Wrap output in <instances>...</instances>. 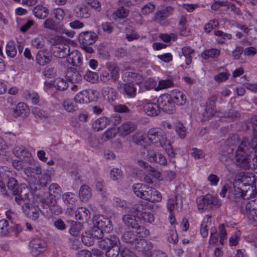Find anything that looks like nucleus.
<instances>
[{
  "mask_svg": "<svg viewBox=\"0 0 257 257\" xmlns=\"http://www.w3.org/2000/svg\"><path fill=\"white\" fill-rule=\"evenodd\" d=\"M84 78L86 81L94 83L98 79V75L96 72L88 71L84 76Z\"/></svg>",
  "mask_w": 257,
  "mask_h": 257,
  "instance_id": "052dcab7",
  "label": "nucleus"
},
{
  "mask_svg": "<svg viewBox=\"0 0 257 257\" xmlns=\"http://www.w3.org/2000/svg\"><path fill=\"white\" fill-rule=\"evenodd\" d=\"M145 210H147V207L146 205L141 203H137L133 205L132 212L137 215L140 216Z\"/></svg>",
  "mask_w": 257,
  "mask_h": 257,
  "instance_id": "bf43d9fd",
  "label": "nucleus"
},
{
  "mask_svg": "<svg viewBox=\"0 0 257 257\" xmlns=\"http://www.w3.org/2000/svg\"><path fill=\"white\" fill-rule=\"evenodd\" d=\"M93 224L106 232L108 233L113 229L110 220L103 215H95L93 219Z\"/></svg>",
  "mask_w": 257,
  "mask_h": 257,
  "instance_id": "9d476101",
  "label": "nucleus"
},
{
  "mask_svg": "<svg viewBox=\"0 0 257 257\" xmlns=\"http://www.w3.org/2000/svg\"><path fill=\"white\" fill-rule=\"evenodd\" d=\"M89 92L84 90L79 92L74 98L75 102L80 104L87 103L89 102Z\"/></svg>",
  "mask_w": 257,
  "mask_h": 257,
  "instance_id": "ea45409f",
  "label": "nucleus"
},
{
  "mask_svg": "<svg viewBox=\"0 0 257 257\" xmlns=\"http://www.w3.org/2000/svg\"><path fill=\"white\" fill-rule=\"evenodd\" d=\"M64 203L67 205V211L70 213L76 207V198L74 194L71 192L65 193L62 195Z\"/></svg>",
  "mask_w": 257,
  "mask_h": 257,
  "instance_id": "412c9836",
  "label": "nucleus"
},
{
  "mask_svg": "<svg viewBox=\"0 0 257 257\" xmlns=\"http://www.w3.org/2000/svg\"><path fill=\"white\" fill-rule=\"evenodd\" d=\"M183 56L185 57V63L189 65L192 62V55L194 53V50L189 47H185L182 49Z\"/></svg>",
  "mask_w": 257,
  "mask_h": 257,
  "instance_id": "de8ad7c7",
  "label": "nucleus"
},
{
  "mask_svg": "<svg viewBox=\"0 0 257 257\" xmlns=\"http://www.w3.org/2000/svg\"><path fill=\"white\" fill-rule=\"evenodd\" d=\"M133 142L137 145H140L142 147L146 146L145 145V139L141 133H136L132 136Z\"/></svg>",
  "mask_w": 257,
  "mask_h": 257,
  "instance_id": "5fc2aeb1",
  "label": "nucleus"
},
{
  "mask_svg": "<svg viewBox=\"0 0 257 257\" xmlns=\"http://www.w3.org/2000/svg\"><path fill=\"white\" fill-rule=\"evenodd\" d=\"M141 237L134 248L139 251H142L146 257H152L151 251L153 248V244L151 242L147 241Z\"/></svg>",
  "mask_w": 257,
  "mask_h": 257,
  "instance_id": "2eb2a0df",
  "label": "nucleus"
},
{
  "mask_svg": "<svg viewBox=\"0 0 257 257\" xmlns=\"http://www.w3.org/2000/svg\"><path fill=\"white\" fill-rule=\"evenodd\" d=\"M97 38L95 33L86 31L80 34L79 41L82 45H91L94 43Z\"/></svg>",
  "mask_w": 257,
  "mask_h": 257,
  "instance_id": "f3484780",
  "label": "nucleus"
},
{
  "mask_svg": "<svg viewBox=\"0 0 257 257\" xmlns=\"http://www.w3.org/2000/svg\"><path fill=\"white\" fill-rule=\"evenodd\" d=\"M136 127L135 123L127 121L122 123L118 127L117 133L119 136L124 137L133 132Z\"/></svg>",
  "mask_w": 257,
  "mask_h": 257,
  "instance_id": "b1692460",
  "label": "nucleus"
},
{
  "mask_svg": "<svg viewBox=\"0 0 257 257\" xmlns=\"http://www.w3.org/2000/svg\"><path fill=\"white\" fill-rule=\"evenodd\" d=\"M9 221L3 219L0 220V236H8L11 230Z\"/></svg>",
  "mask_w": 257,
  "mask_h": 257,
  "instance_id": "a19ab883",
  "label": "nucleus"
},
{
  "mask_svg": "<svg viewBox=\"0 0 257 257\" xmlns=\"http://www.w3.org/2000/svg\"><path fill=\"white\" fill-rule=\"evenodd\" d=\"M197 204L198 209L202 211L213 207H219L221 202L217 197L207 194L203 197H198L197 199Z\"/></svg>",
  "mask_w": 257,
  "mask_h": 257,
  "instance_id": "20e7f679",
  "label": "nucleus"
},
{
  "mask_svg": "<svg viewBox=\"0 0 257 257\" xmlns=\"http://www.w3.org/2000/svg\"><path fill=\"white\" fill-rule=\"evenodd\" d=\"M211 225L210 216L206 215L203 219L201 225L200 233L203 237H206L208 236V227Z\"/></svg>",
  "mask_w": 257,
  "mask_h": 257,
  "instance_id": "79ce46f5",
  "label": "nucleus"
},
{
  "mask_svg": "<svg viewBox=\"0 0 257 257\" xmlns=\"http://www.w3.org/2000/svg\"><path fill=\"white\" fill-rule=\"evenodd\" d=\"M7 186L8 189L12 191L14 195L18 196L22 194V185H20L15 178L9 177Z\"/></svg>",
  "mask_w": 257,
  "mask_h": 257,
  "instance_id": "5701e85b",
  "label": "nucleus"
},
{
  "mask_svg": "<svg viewBox=\"0 0 257 257\" xmlns=\"http://www.w3.org/2000/svg\"><path fill=\"white\" fill-rule=\"evenodd\" d=\"M81 224L76 221H72L71 222L70 233L73 236H78L80 235V230Z\"/></svg>",
  "mask_w": 257,
  "mask_h": 257,
  "instance_id": "6e6d98bb",
  "label": "nucleus"
},
{
  "mask_svg": "<svg viewBox=\"0 0 257 257\" xmlns=\"http://www.w3.org/2000/svg\"><path fill=\"white\" fill-rule=\"evenodd\" d=\"M73 12L74 16L78 19H87L90 16V10L85 4L76 5Z\"/></svg>",
  "mask_w": 257,
  "mask_h": 257,
  "instance_id": "a211bd4d",
  "label": "nucleus"
},
{
  "mask_svg": "<svg viewBox=\"0 0 257 257\" xmlns=\"http://www.w3.org/2000/svg\"><path fill=\"white\" fill-rule=\"evenodd\" d=\"M70 51V47L65 44H55L52 46L51 51L54 57L59 58H64L68 55Z\"/></svg>",
  "mask_w": 257,
  "mask_h": 257,
  "instance_id": "4468645a",
  "label": "nucleus"
},
{
  "mask_svg": "<svg viewBox=\"0 0 257 257\" xmlns=\"http://www.w3.org/2000/svg\"><path fill=\"white\" fill-rule=\"evenodd\" d=\"M43 206L44 208L49 209L51 214L59 215L63 212V208L57 204L54 195H50L49 197L46 199L45 203Z\"/></svg>",
  "mask_w": 257,
  "mask_h": 257,
  "instance_id": "9b49d317",
  "label": "nucleus"
},
{
  "mask_svg": "<svg viewBox=\"0 0 257 257\" xmlns=\"http://www.w3.org/2000/svg\"><path fill=\"white\" fill-rule=\"evenodd\" d=\"M111 178L114 181H120L122 179V171L118 168H113L110 172Z\"/></svg>",
  "mask_w": 257,
  "mask_h": 257,
  "instance_id": "13d9d810",
  "label": "nucleus"
},
{
  "mask_svg": "<svg viewBox=\"0 0 257 257\" xmlns=\"http://www.w3.org/2000/svg\"><path fill=\"white\" fill-rule=\"evenodd\" d=\"M157 152L153 149L150 148L149 146H144L141 147L140 155L144 159L150 162L153 163Z\"/></svg>",
  "mask_w": 257,
  "mask_h": 257,
  "instance_id": "4be33fe9",
  "label": "nucleus"
},
{
  "mask_svg": "<svg viewBox=\"0 0 257 257\" xmlns=\"http://www.w3.org/2000/svg\"><path fill=\"white\" fill-rule=\"evenodd\" d=\"M53 86L58 90L64 91L68 88V84L64 79L57 78L53 82Z\"/></svg>",
  "mask_w": 257,
  "mask_h": 257,
  "instance_id": "a18cd8bd",
  "label": "nucleus"
},
{
  "mask_svg": "<svg viewBox=\"0 0 257 257\" xmlns=\"http://www.w3.org/2000/svg\"><path fill=\"white\" fill-rule=\"evenodd\" d=\"M67 81L72 84H78L82 80V76L79 72L74 68L70 67L65 72Z\"/></svg>",
  "mask_w": 257,
  "mask_h": 257,
  "instance_id": "aec40b11",
  "label": "nucleus"
},
{
  "mask_svg": "<svg viewBox=\"0 0 257 257\" xmlns=\"http://www.w3.org/2000/svg\"><path fill=\"white\" fill-rule=\"evenodd\" d=\"M57 22L54 21L51 18L47 19L44 23V27L45 28L53 30H56L58 28Z\"/></svg>",
  "mask_w": 257,
  "mask_h": 257,
  "instance_id": "338daca9",
  "label": "nucleus"
},
{
  "mask_svg": "<svg viewBox=\"0 0 257 257\" xmlns=\"http://www.w3.org/2000/svg\"><path fill=\"white\" fill-rule=\"evenodd\" d=\"M144 232V231H142L141 234L140 235L138 230L136 231H127L122 234L121 238L123 242L132 245L134 247L141 237L149 235L145 234Z\"/></svg>",
  "mask_w": 257,
  "mask_h": 257,
  "instance_id": "1a4fd4ad",
  "label": "nucleus"
},
{
  "mask_svg": "<svg viewBox=\"0 0 257 257\" xmlns=\"http://www.w3.org/2000/svg\"><path fill=\"white\" fill-rule=\"evenodd\" d=\"M16 202L22 206L23 211L25 215L33 220H36L39 218V211L44 214V211L40 209L36 208L33 205L32 195L29 192H26L24 195L16 196Z\"/></svg>",
  "mask_w": 257,
  "mask_h": 257,
  "instance_id": "f03ea898",
  "label": "nucleus"
},
{
  "mask_svg": "<svg viewBox=\"0 0 257 257\" xmlns=\"http://www.w3.org/2000/svg\"><path fill=\"white\" fill-rule=\"evenodd\" d=\"M66 61L73 66H79L82 64V57L78 51L74 50L68 54Z\"/></svg>",
  "mask_w": 257,
  "mask_h": 257,
  "instance_id": "393cba45",
  "label": "nucleus"
},
{
  "mask_svg": "<svg viewBox=\"0 0 257 257\" xmlns=\"http://www.w3.org/2000/svg\"><path fill=\"white\" fill-rule=\"evenodd\" d=\"M51 60V57L46 56L45 53L42 51H39L36 55L37 62L40 65L44 66Z\"/></svg>",
  "mask_w": 257,
  "mask_h": 257,
  "instance_id": "37998d69",
  "label": "nucleus"
},
{
  "mask_svg": "<svg viewBox=\"0 0 257 257\" xmlns=\"http://www.w3.org/2000/svg\"><path fill=\"white\" fill-rule=\"evenodd\" d=\"M169 95L171 96L174 104L176 103L178 105H183L186 102V96L182 91L174 90L172 91L171 94Z\"/></svg>",
  "mask_w": 257,
  "mask_h": 257,
  "instance_id": "a878e982",
  "label": "nucleus"
},
{
  "mask_svg": "<svg viewBox=\"0 0 257 257\" xmlns=\"http://www.w3.org/2000/svg\"><path fill=\"white\" fill-rule=\"evenodd\" d=\"M216 97L212 96L208 100L205 108V111L203 113L204 119H209L213 116L217 112L216 107Z\"/></svg>",
  "mask_w": 257,
  "mask_h": 257,
  "instance_id": "dca6fc26",
  "label": "nucleus"
},
{
  "mask_svg": "<svg viewBox=\"0 0 257 257\" xmlns=\"http://www.w3.org/2000/svg\"><path fill=\"white\" fill-rule=\"evenodd\" d=\"M63 106L65 109L68 112H73L78 109L77 106L74 104L73 102L69 99L65 100L63 102Z\"/></svg>",
  "mask_w": 257,
  "mask_h": 257,
  "instance_id": "0e129e2a",
  "label": "nucleus"
},
{
  "mask_svg": "<svg viewBox=\"0 0 257 257\" xmlns=\"http://www.w3.org/2000/svg\"><path fill=\"white\" fill-rule=\"evenodd\" d=\"M31 253L34 255H39L46 250V243L42 239L36 238L33 239L29 243Z\"/></svg>",
  "mask_w": 257,
  "mask_h": 257,
  "instance_id": "f8f14e48",
  "label": "nucleus"
},
{
  "mask_svg": "<svg viewBox=\"0 0 257 257\" xmlns=\"http://www.w3.org/2000/svg\"><path fill=\"white\" fill-rule=\"evenodd\" d=\"M247 161L249 164V166L247 168H244L240 167L244 170H248L249 169H252L253 171L257 174V151L252 153L249 156L247 157Z\"/></svg>",
  "mask_w": 257,
  "mask_h": 257,
  "instance_id": "e433bc0d",
  "label": "nucleus"
},
{
  "mask_svg": "<svg viewBox=\"0 0 257 257\" xmlns=\"http://www.w3.org/2000/svg\"><path fill=\"white\" fill-rule=\"evenodd\" d=\"M234 181L236 184L241 183L243 186H249L253 190L256 189V178L252 173H240L235 176Z\"/></svg>",
  "mask_w": 257,
  "mask_h": 257,
  "instance_id": "6e6552de",
  "label": "nucleus"
},
{
  "mask_svg": "<svg viewBox=\"0 0 257 257\" xmlns=\"http://www.w3.org/2000/svg\"><path fill=\"white\" fill-rule=\"evenodd\" d=\"M235 184H236L234 181L233 184V190H232L233 194L234 196L236 198L241 197L243 199H244L247 191H244L239 187H237Z\"/></svg>",
  "mask_w": 257,
  "mask_h": 257,
  "instance_id": "e2e57ef3",
  "label": "nucleus"
},
{
  "mask_svg": "<svg viewBox=\"0 0 257 257\" xmlns=\"http://www.w3.org/2000/svg\"><path fill=\"white\" fill-rule=\"evenodd\" d=\"M144 110L145 112L150 116H156L160 112L158 104L153 102H149L145 104Z\"/></svg>",
  "mask_w": 257,
  "mask_h": 257,
  "instance_id": "c85d7f7f",
  "label": "nucleus"
},
{
  "mask_svg": "<svg viewBox=\"0 0 257 257\" xmlns=\"http://www.w3.org/2000/svg\"><path fill=\"white\" fill-rule=\"evenodd\" d=\"M107 120L108 125L114 126L120 123L121 117L119 114L116 113L112 115L109 118L107 117Z\"/></svg>",
  "mask_w": 257,
  "mask_h": 257,
  "instance_id": "680f3d73",
  "label": "nucleus"
},
{
  "mask_svg": "<svg viewBox=\"0 0 257 257\" xmlns=\"http://www.w3.org/2000/svg\"><path fill=\"white\" fill-rule=\"evenodd\" d=\"M252 123L254 131L253 137L251 139L244 137L235 153L236 165L245 169L249 166L246 160L247 156L257 151V119L253 118Z\"/></svg>",
  "mask_w": 257,
  "mask_h": 257,
  "instance_id": "f257e3e1",
  "label": "nucleus"
},
{
  "mask_svg": "<svg viewBox=\"0 0 257 257\" xmlns=\"http://www.w3.org/2000/svg\"><path fill=\"white\" fill-rule=\"evenodd\" d=\"M79 196L82 201L87 202L91 196L89 187L86 185H82L80 187Z\"/></svg>",
  "mask_w": 257,
  "mask_h": 257,
  "instance_id": "58836bf2",
  "label": "nucleus"
},
{
  "mask_svg": "<svg viewBox=\"0 0 257 257\" xmlns=\"http://www.w3.org/2000/svg\"><path fill=\"white\" fill-rule=\"evenodd\" d=\"M150 209L147 208V210H144L143 213L140 216L146 222L151 223L154 220V215L149 211Z\"/></svg>",
  "mask_w": 257,
  "mask_h": 257,
  "instance_id": "69168bd1",
  "label": "nucleus"
},
{
  "mask_svg": "<svg viewBox=\"0 0 257 257\" xmlns=\"http://www.w3.org/2000/svg\"><path fill=\"white\" fill-rule=\"evenodd\" d=\"M160 109L168 113L173 114L175 112V106L171 96L168 94L161 95L157 99Z\"/></svg>",
  "mask_w": 257,
  "mask_h": 257,
  "instance_id": "0eeeda50",
  "label": "nucleus"
},
{
  "mask_svg": "<svg viewBox=\"0 0 257 257\" xmlns=\"http://www.w3.org/2000/svg\"><path fill=\"white\" fill-rule=\"evenodd\" d=\"M222 116L232 119L240 117V113L236 110L230 109L228 110H223Z\"/></svg>",
  "mask_w": 257,
  "mask_h": 257,
  "instance_id": "603ef678",
  "label": "nucleus"
},
{
  "mask_svg": "<svg viewBox=\"0 0 257 257\" xmlns=\"http://www.w3.org/2000/svg\"><path fill=\"white\" fill-rule=\"evenodd\" d=\"M119 243H117L113 247L105 250V255L106 257H117L120 252Z\"/></svg>",
  "mask_w": 257,
  "mask_h": 257,
  "instance_id": "8fccbe9b",
  "label": "nucleus"
},
{
  "mask_svg": "<svg viewBox=\"0 0 257 257\" xmlns=\"http://www.w3.org/2000/svg\"><path fill=\"white\" fill-rule=\"evenodd\" d=\"M133 26L134 24L132 23H128L126 25L125 29V38L129 41L137 39L140 37L139 34L135 32Z\"/></svg>",
  "mask_w": 257,
  "mask_h": 257,
  "instance_id": "f704fd0d",
  "label": "nucleus"
},
{
  "mask_svg": "<svg viewBox=\"0 0 257 257\" xmlns=\"http://www.w3.org/2000/svg\"><path fill=\"white\" fill-rule=\"evenodd\" d=\"M149 140L157 147H164L168 140L165 133L161 130L153 128L150 129L148 134Z\"/></svg>",
  "mask_w": 257,
  "mask_h": 257,
  "instance_id": "39448f33",
  "label": "nucleus"
},
{
  "mask_svg": "<svg viewBox=\"0 0 257 257\" xmlns=\"http://www.w3.org/2000/svg\"><path fill=\"white\" fill-rule=\"evenodd\" d=\"M102 94L110 102L114 101L116 98L115 90L108 86L105 87L102 89Z\"/></svg>",
  "mask_w": 257,
  "mask_h": 257,
  "instance_id": "4c0bfd02",
  "label": "nucleus"
},
{
  "mask_svg": "<svg viewBox=\"0 0 257 257\" xmlns=\"http://www.w3.org/2000/svg\"><path fill=\"white\" fill-rule=\"evenodd\" d=\"M122 219L125 225L138 230L140 235L141 234L142 231H144L145 234H149V230L142 225V221L140 217L126 214L123 216Z\"/></svg>",
  "mask_w": 257,
  "mask_h": 257,
  "instance_id": "423d86ee",
  "label": "nucleus"
},
{
  "mask_svg": "<svg viewBox=\"0 0 257 257\" xmlns=\"http://www.w3.org/2000/svg\"><path fill=\"white\" fill-rule=\"evenodd\" d=\"M107 121V117H100L92 123V127L95 131H102L108 125Z\"/></svg>",
  "mask_w": 257,
  "mask_h": 257,
  "instance_id": "473e14b6",
  "label": "nucleus"
},
{
  "mask_svg": "<svg viewBox=\"0 0 257 257\" xmlns=\"http://www.w3.org/2000/svg\"><path fill=\"white\" fill-rule=\"evenodd\" d=\"M32 113L36 118L40 120H45L49 116L47 112L38 107L32 109Z\"/></svg>",
  "mask_w": 257,
  "mask_h": 257,
  "instance_id": "c03bdc74",
  "label": "nucleus"
},
{
  "mask_svg": "<svg viewBox=\"0 0 257 257\" xmlns=\"http://www.w3.org/2000/svg\"><path fill=\"white\" fill-rule=\"evenodd\" d=\"M241 142V141L239 142V139L238 135H233L226 140V146L230 145L235 149L237 146H239ZM238 147H237L236 150L238 149Z\"/></svg>",
  "mask_w": 257,
  "mask_h": 257,
  "instance_id": "09e8293b",
  "label": "nucleus"
},
{
  "mask_svg": "<svg viewBox=\"0 0 257 257\" xmlns=\"http://www.w3.org/2000/svg\"><path fill=\"white\" fill-rule=\"evenodd\" d=\"M33 13L37 18L44 19L48 15L49 10L46 7L39 5L33 9Z\"/></svg>",
  "mask_w": 257,
  "mask_h": 257,
  "instance_id": "72a5a7b5",
  "label": "nucleus"
},
{
  "mask_svg": "<svg viewBox=\"0 0 257 257\" xmlns=\"http://www.w3.org/2000/svg\"><path fill=\"white\" fill-rule=\"evenodd\" d=\"M6 53L10 57H14L17 54V50L13 42H10L6 46Z\"/></svg>",
  "mask_w": 257,
  "mask_h": 257,
  "instance_id": "774afa93",
  "label": "nucleus"
},
{
  "mask_svg": "<svg viewBox=\"0 0 257 257\" xmlns=\"http://www.w3.org/2000/svg\"><path fill=\"white\" fill-rule=\"evenodd\" d=\"M138 165L145 169L148 173L152 176H154L156 178H159L161 174L154 168L150 166L147 162L143 160H139L138 161Z\"/></svg>",
  "mask_w": 257,
  "mask_h": 257,
  "instance_id": "cd10ccee",
  "label": "nucleus"
},
{
  "mask_svg": "<svg viewBox=\"0 0 257 257\" xmlns=\"http://www.w3.org/2000/svg\"><path fill=\"white\" fill-rule=\"evenodd\" d=\"M27 105L23 102H20L15 107L10 109V113L15 118H17L22 115L26 114L27 113Z\"/></svg>",
  "mask_w": 257,
  "mask_h": 257,
  "instance_id": "bb28decb",
  "label": "nucleus"
},
{
  "mask_svg": "<svg viewBox=\"0 0 257 257\" xmlns=\"http://www.w3.org/2000/svg\"><path fill=\"white\" fill-rule=\"evenodd\" d=\"M123 89L126 94L130 97H134L136 94V88L135 87L134 84L132 83L125 84L123 86Z\"/></svg>",
  "mask_w": 257,
  "mask_h": 257,
  "instance_id": "3c124183",
  "label": "nucleus"
},
{
  "mask_svg": "<svg viewBox=\"0 0 257 257\" xmlns=\"http://www.w3.org/2000/svg\"><path fill=\"white\" fill-rule=\"evenodd\" d=\"M103 231L104 230H101L100 228L94 225L91 232L90 233V235L91 236L93 239H102L103 237Z\"/></svg>",
  "mask_w": 257,
  "mask_h": 257,
  "instance_id": "4d7b16f0",
  "label": "nucleus"
},
{
  "mask_svg": "<svg viewBox=\"0 0 257 257\" xmlns=\"http://www.w3.org/2000/svg\"><path fill=\"white\" fill-rule=\"evenodd\" d=\"M65 15V12L64 10L61 8L55 9L53 10L51 13V15H54L58 23H59L63 20Z\"/></svg>",
  "mask_w": 257,
  "mask_h": 257,
  "instance_id": "864d4df0",
  "label": "nucleus"
},
{
  "mask_svg": "<svg viewBox=\"0 0 257 257\" xmlns=\"http://www.w3.org/2000/svg\"><path fill=\"white\" fill-rule=\"evenodd\" d=\"M10 172L4 167H0V194L6 195L7 194L4 180L9 178V174Z\"/></svg>",
  "mask_w": 257,
  "mask_h": 257,
  "instance_id": "c756f323",
  "label": "nucleus"
},
{
  "mask_svg": "<svg viewBox=\"0 0 257 257\" xmlns=\"http://www.w3.org/2000/svg\"><path fill=\"white\" fill-rule=\"evenodd\" d=\"M117 243H119V240L118 237L114 235H109V237H105L98 241L99 247L105 250L113 247Z\"/></svg>",
  "mask_w": 257,
  "mask_h": 257,
  "instance_id": "6ab92c4d",
  "label": "nucleus"
},
{
  "mask_svg": "<svg viewBox=\"0 0 257 257\" xmlns=\"http://www.w3.org/2000/svg\"><path fill=\"white\" fill-rule=\"evenodd\" d=\"M30 166L24 169L25 174L30 178H35L34 175H39L42 173V168L39 163L34 159H31L27 163Z\"/></svg>",
  "mask_w": 257,
  "mask_h": 257,
  "instance_id": "ddd939ff",
  "label": "nucleus"
},
{
  "mask_svg": "<svg viewBox=\"0 0 257 257\" xmlns=\"http://www.w3.org/2000/svg\"><path fill=\"white\" fill-rule=\"evenodd\" d=\"M135 194L152 202H158L162 200L161 194L155 188L143 183H136L132 186Z\"/></svg>",
  "mask_w": 257,
  "mask_h": 257,
  "instance_id": "7ed1b4c3",
  "label": "nucleus"
},
{
  "mask_svg": "<svg viewBox=\"0 0 257 257\" xmlns=\"http://www.w3.org/2000/svg\"><path fill=\"white\" fill-rule=\"evenodd\" d=\"M75 217L77 220L87 222L90 217V211L86 208L79 207L76 212Z\"/></svg>",
  "mask_w": 257,
  "mask_h": 257,
  "instance_id": "7c9ffc66",
  "label": "nucleus"
},
{
  "mask_svg": "<svg viewBox=\"0 0 257 257\" xmlns=\"http://www.w3.org/2000/svg\"><path fill=\"white\" fill-rule=\"evenodd\" d=\"M107 68L110 73L111 80L113 82H115L119 78V69L117 65L112 62H108L106 64Z\"/></svg>",
  "mask_w": 257,
  "mask_h": 257,
  "instance_id": "c9c22d12",
  "label": "nucleus"
},
{
  "mask_svg": "<svg viewBox=\"0 0 257 257\" xmlns=\"http://www.w3.org/2000/svg\"><path fill=\"white\" fill-rule=\"evenodd\" d=\"M220 54V51L216 49L205 50L202 54V57L204 59H208L209 58H216Z\"/></svg>",
  "mask_w": 257,
  "mask_h": 257,
  "instance_id": "49530a36",
  "label": "nucleus"
},
{
  "mask_svg": "<svg viewBox=\"0 0 257 257\" xmlns=\"http://www.w3.org/2000/svg\"><path fill=\"white\" fill-rule=\"evenodd\" d=\"M173 12V9L171 7H167L160 11H158L155 15V20L159 22L163 21L169 17Z\"/></svg>",
  "mask_w": 257,
  "mask_h": 257,
  "instance_id": "2f4dec72",
  "label": "nucleus"
}]
</instances>
